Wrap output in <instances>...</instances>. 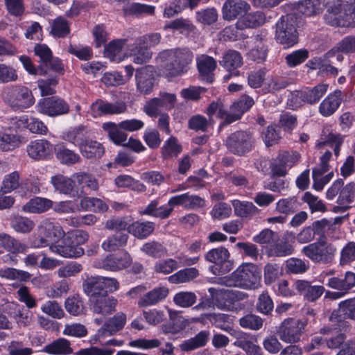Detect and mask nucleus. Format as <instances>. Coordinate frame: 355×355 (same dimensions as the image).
Wrapping results in <instances>:
<instances>
[{"instance_id": "nucleus-1", "label": "nucleus", "mask_w": 355, "mask_h": 355, "mask_svg": "<svg viewBox=\"0 0 355 355\" xmlns=\"http://www.w3.org/2000/svg\"><path fill=\"white\" fill-rule=\"evenodd\" d=\"M194 53L189 47H177L161 51L157 60L162 63L163 71L168 78H176L187 73L191 69Z\"/></svg>"}, {"instance_id": "nucleus-2", "label": "nucleus", "mask_w": 355, "mask_h": 355, "mask_svg": "<svg viewBox=\"0 0 355 355\" xmlns=\"http://www.w3.org/2000/svg\"><path fill=\"white\" fill-rule=\"evenodd\" d=\"M55 244L50 245L52 252L57 253L65 258H78L84 254L80 246L89 239V234L82 230H75L62 236Z\"/></svg>"}, {"instance_id": "nucleus-3", "label": "nucleus", "mask_w": 355, "mask_h": 355, "mask_svg": "<svg viewBox=\"0 0 355 355\" xmlns=\"http://www.w3.org/2000/svg\"><path fill=\"white\" fill-rule=\"evenodd\" d=\"M261 270L252 263H244L230 275L227 286L243 289H256L260 285Z\"/></svg>"}, {"instance_id": "nucleus-4", "label": "nucleus", "mask_w": 355, "mask_h": 355, "mask_svg": "<svg viewBox=\"0 0 355 355\" xmlns=\"http://www.w3.org/2000/svg\"><path fill=\"white\" fill-rule=\"evenodd\" d=\"M275 26V40L284 49L291 48L298 43L297 17L294 15L282 16Z\"/></svg>"}, {"instance_id": "nucleus-5", "label": "nucleus", "mask_w": 355, "mask_h": 355, "mask_svg": "<svg viewBox=\"0 0 355 355\" xmlns=\"http://www.w3.org/2000/svg\"><path fill=\"white\" fill-rule=\"evenodd\" d=\"M256 139L250 130H236L230 133L225 141L227 150L236 156H245L254 148Z\"/></svg>"}, {"instance_id": "nucleus-6", "label": "nucleus", "mask_w": 355, "mask_h": 355, "mask_svg": "<svg viewBox=\"0 0 355 355\" xmlns=\"http://www.w3.org/2000/svg\"><path fill=\"white\" fill-rule=\"evenodd\" d=\"M302 252L315 263L328 264L334 259L337 248L327 241H316L304 246Z\"/></svg>"}, {"instance_id": "nucleus-7", "label": "nucleus", "mask_w": 355, "mask_h": 355, "mask_svg": "<svg viewBox=\"0 0 355 355\" xmlns=\"http://www.w3.org/2000/svg\"><path fill=\"white\" fill-rule=\"evenodd\" d=\"M230 258V254L224 247L213 248L205 254V260L214 263L209 270L215 275H223L233 269L234 261Z\"/></svg>"}, {"instance_id": "nucleus-8", "label": "nucleus", "mask_w": 355, "mask_h": 355, "mask_svg": "<svg viewBox=\"0 0 355 355\" xmlns=\"http://www.w3.org/2000/svg\"><path fill=\"white\" fill-rule=\"evenodd\" d=\"M34 53L40 58V75L46 74L49 69L58 74L64 73L62 60L53 57L51 50L46 44H37L34 47Z\"/></svg>"}, {"instance_id": "nucleus-9", "label": "nucleus", "mask_w": 355, "mask_h": 355, "mask_svg": "<svg viewBox=\"0 0 355 355\" xmlns=\"http://www.w3.org/2000/svg\"><path fill=\"white\" fill-rule=\"evenodd\" d=\"M9 105L17 109L24 110L35 103V98L30 89L25 86L17 85L12 87L7 94Z\"/></svg>"}, {"instance_id": "nucleus-10", "label": "nucleus", "mask_w": 355, "mask_h": 355, "mask_svg": "<svg viewBox=\"0 0 355 355\" xmlns=\"http://www.w3.org/2000/svg\"><path fill=\"white\" fill-rule=\"evenodd\" d=\"M38 112L49 116H57L67 114L69 105L64 99L58 96L42 98L36 105Z\"/></svg>"}, {"instance_id": "nucleus-11", "label": "nucleus", "mask_w": 355, "mask_h": 355, "mask_svg": "<svg viewBox=\"0 0 355 355\" xmlns=\"http://www.w3.org/2000/svg\"><path fill=\"white\" fill-rule=\"evenodd\" d=\"M305 324L300 320L288 318L284 320L277 330L279 338L289 343H295L300 340Z\"/></svg>"}, {"instance_id": "nucleus-12", "label": "nucleus", "mask_w": 355, "mask_h": 355, "mask_svg": "<svg viewBox=\"0 0 355 355\" xmlns=\"http://www.w3.org/2000/svg\"><path fill=\"white\" fill-rule=\"evenodd\" d=\"M176 96L173 94L160 92L159 96L150 99L144 106V112L150 117H157L160 110H169L175 104Z\"/></svg>"}, {"instance_id": "nucleus-13", "label": "nucleus", "mask_w": 355, "mask_h": 355, "mask_svg": "<svg viewBox=\"0 0 355 355\" xmlns=\"http://www.w3.org/2000/svg\"><path fill=\"white\" fill-rule=\"evenodd\" d=\"M132 263L130 254L125 252L121 254H109L103 259L94 262L96 268L110 271H118L129 267Z\"/></svg>"}, {"instance_id": "nucleus-14", "label": "nucleus", "mask_w": 355, "mask_h": 355, "mask_svg": "<svg viewBox=\"0 0 355 355\" xmlns=\"http://www.w3.org/2000/svg\"><path fill=\"white\" fill-rule=\"evenodd\" d=\"M126 323V315L119 312L110 318L95 334V339L101 340L107 336L116 334L122 330Z\"/></svg>"}, {"instance_id": "nucleus-15", "label": "nucleus", "mask_w": 355, "mask_h": 355, "mask_svg": "<svg viewBox=\"0 0 355 355\" xmlns=\"http://www.w3.org/2000/svg\"><path fill=\"white\" fill-rule=\"evenodd\" d=\"M91 311L97 314L110 315L115 312L117 300L104 293L98 297H92L89 300Z\"/></svg>"}, {"instance_id": "nucleus-16", "label": "nucleus", "mask_w": 355, "mask_h": 355, "mask_svg": "<svg viewBox=\"0 0 355 355\" xmlns=\"http://www.w3.org/2000/svg\"><path fill=\"white\" fill-rule=\"evenodd\" d=\"M196 60L200 79L208 83H212L214 80V71L217 67L216 60L206 54L198 55Z\"/></svg>"}, {"instance_id": "nucleus-17", "label": "nucleus", "mask_w": 355, "mask_h": 355, "mask_svg": "<svg viewBox=\"0 0 355 355\" xmlns=\"http://www.w3.org/2000/svg\"><path fill=\"white\" fill-rule=\"evenodd\" d=\"M173 212V208L170 206L169 200L166 205H161L160 199L156 198L150 202L144 207H141L139 213L140 215L149 216L159 219L168 218Z\"/></svg>"}, {"instance_id": "nucleus-18", "label": "nucleus", "mask_w": 355, "mask_h": 355, "mask_svg": "<svg viewBox=\"0 0 355 355\" xmlns=\"http://www.w3.org/2000/svg\"><path fill=\"white\" fill-rule=\"evenodd\" d=\"M137 87L140 93L148 94L153 91L155 78L153 68L148 65L136 70Z\"/></svg>"}, {"instance_id": "nucleus-19", "label": "nucleus", "mask_w": 355, "mask_h": 355, "mask_svg": "<svg viewBox=\"0 0 355 355\" xmlns=\"http://www.w3.org/2000/svg\"><path fill=\"white\" fill-rule=\"evenodd\" d=\"M53 146L46 139H37L28 144V155L35 160L47 159L52 153Z\"/></svg>"}, {"instance_id": "nucleus-20", "label": "nucleus", "mask_w": 355, "mask_h": 355, "mask_svg": "<svg viewBox=\"0 0 355 355\" xmlns=\"http://www.w3.org/2000/svg\"><path fill=\"white\" fill-rule=\"evenodd\" d=\"M250 8V5L243 0H226L222 8L223 17L226 21L234 20L245 14Z\"/></svg>"}, {"instance_id": "nucleus-21", "label": "nucleus", "mask_w": 355, "mask_h": 355, "mask_svg": "<svg viewBox=\"0 0 355 355\" xmlns=\"http://www.w3.org/2000/svg\"><path fill=\"white\" fill-rule=\"evenodd\" d=\"M295 289L304 295V297L309 302H315L318 300L324 293L325 288L323 286L313 285L311 282L300 279L294 284Z\"/></svg>"}, {"instance_id": "nucleus-22", "label": "nucleus", "mask_w": 355, "mask_h": 355, "mask_svg": "<svg viewBox=\"0 0 355 355\" xmlns=\"http://www.w3.org/2000/svg\"><path fill=\"white\" fill-rule=\"evenodd\" d=\"M127 107L123 102L107 103L101 99L96 100L91 105L94 115L118 114L126 111Z\"/></svg>"}, {"instance_id": "nucleus-23", "label": "nucleus", "mask_w": 355, "mask_h": 355, "mask_svg": "<svg viewBox=\"0 0 355 355\" xmlns=\"http://www.w3.org/2000/svg\"><path fill=\"white\" fill-rule=\"evenodd\" d=\"M343 318L355 320V297L340 302L338 309L331 313L329 320L340 323L343 322Z\"/></svg>"}, {"instance_id": "nucleus-24", "label": "nucleus", "mask_w": 355, "mask_h": 355, "mask_svg": "<svg viewBox=\"0 0 355 355\" xmlns=\"http://www.w3.org/2000/svg\"><path fill=\"white\" fill-rule=\"evenodd\" d=\"M327 286L343 293H347L355 286V273L347 271L343 275L330 277L327 280Z\"/></svg>"}, {"instance_id": "nucleus-25", "label": "nucleus", "mask_w": 355, "mask_h": 355, "mask_svg": "<svg viewBox=\"0 0 355 355\" xmlns=\"http://www.w3.org/2000/svg\"><path fill=\"white\" fill-rule=\"evenodd\" d=\"M328 85L319 84L312 88H306L297 92L296 97L310 105L317 103L327 92Z\"/></svg>"}, {"instance_id": "nucleus-26", "label": "nucleus", "mask_w": 355, "mask_h": 355, "mask_svg": "<svg viewBox=\"0 0 355 355\" xmlns=\"http://www.w3.org/2000/svg\"><path fill=\"white\" fill-rule=\"evenodd\" d=\"M210 336L209 331H200L194 337L182 342L179 345L180 349L183 352H191L203 347L208 343Z\"/></svg>"}, {"instance_id": "nucleus-27", "label": "nucleus", "mask_w": 355, "mask_h": 355, "mask_svg": "<svg viewBox=\"0 0 355 355\" xmlns=\"http://www.w3.org/2000/svg\"><path fill=\"white\" fill-rule=\"evenodd\" d=\"M196 29V26L188 18L179 17L168 21L164 26V30H172L173 32H178L180 34L189 36L194 33Z\"/></svg>"}, {"instance_id": "nucleus-28", "label": "nucleus", "mask_w": 355, "mask_h": 355, "mask_svg": "<svg viewBox=\"0 0 355 355\" xmlns=\"http://www.w3.org/2000/svg\"><path fill=\"white\" fill-rule=\"evenodd\" d=\"M15 121L18 128H26L32 133L46 135L48 131L46 125L37 118L32 117L28 119L27 116L24 115L15 118Z\"/></svg>"}, {"instance_id": "nucleus-29", "label": "nucleus", "mask_w": 355, "mask_h": 355, "mask_svg": "<svg viewBox=\"0 0 355 355\" xmlns=\"http://www.w3.org/2000/svg\"><path fill=\"white\" fill-rule=\"evenodd\" d=\"M266 22V16L261 11H256L245 15L239 18L236 23L237 29L243 30L248 28H255Z\"/></svg>"}, {"instance_id": "nucleus-30", "label": "nucleus", "mask_w": 355, "mask_h": 355, "mask_svg": "<svg viewBox=\"0 0 355 355\" xmlns=\"http://www.w3.org/2000/svg\"><path fill=\"white\" fill-rule=\"evenodd\" d=\"M311 225L315 232V236H318L317 241H327L328 238L333 236L336 229L335 223L326 218L315 220Z\"/></svg>"}, {"instance_id": "nucleus-31", "label": "nucleus", "mask_w": 355, "mask_h": 355, "mask_svg": "<svg viewBox=\"0 0 355 355\" xmlns=\"http://www.w3.org/2000/svg\"><path fill=\"white\" fill-rule=\"evenodd\" d=\"M343 100L340 90L330 94L320 105L319 110L323 116L331 115L340 106Z\"/></svg>"}, {"instance_id": "nucleus-32", "label": "nucleus", "mask_w": 355, "mask_h": 355, "mask_svg": "<svg viewBox=\"0 0 355 355\" xmlns=\"http://www.w3.org/2000/svg\"><path fill=\"white\" fill-rule=\"evenodd\" d=\"M155 227L153 222L137 220L128 225V231L135 237L144 239L153 232Z\"/></svg>"}, {"instance_id": "nucleus-33", "label": "nucleus", "mask_w": 355, "mask_h": 355, "mask_svg": "<svg viewBox=\"0 0 355 355\" xmlns=\"http://www.w3.org/2000/svg\"><path fill=\"white\" fill-rule=\"evenodd\" d=\"M168 294V289L166 287L155 288L146 293L138 302L140 307H145L154 305L164 300Z\"/></svg>"}, {"instance_id": "nucleus-34", "label": "nucleus", "mask_w": 355, "mask_h": 355, "mask_svg": "<svg viewBox=\"0 0 355 355\" xmlns=\"http://www.w3.org/2000/svg\"><path fill=\"white\" fill-rule=\"evenodd\" d=\"M0 248L11 254L25 253L28 246L9 234H0Z\"/></svg>"}, {"instance_id": "nucleus-35", "label": "nucleus", "mask_w": 355, "mask_h": 355, "mask_svg": "<svg viewBox=\"0 0 355 355\" xmlns=\"http://www.w3.org/2000/svg\"><path fill=\"white\" fill-rule=\"evenodd\" d=\"M38 229L42 232L44 236L48 238L52 243L62 237L64 232L58 223H54L50 219L42 220L38 226Z\"/></svg>"}, {"instance_id": "nucleus-36", "label": "nucleus", "mask_w": 355, "mask_h": 355, "mask_svg": "<svg viewBox=\"0 0 355 355\" xmlns=\"http://www.w3.org/2000/svg\"><path fill=\"white\" fill-rule=\"evenodd\" d=\"M51 183L55 190L61 194L71 196L74 193L75 182L68 177L57 174L51 177Z\"/></svg>"}, {"instance_id": "nucleus-37", "label": "nucleus", "mask_w": 355, "mask_h": 355, "mask_svg": "<svg viewBox=\"0 0 355 355\" xmlns=\"http://www.w3.org/2000/svg\"><path fill=\"white\" fill-rule=\"evenodd\" d=\"M42 351L52 355H68L73 353L70 341L63 338L46 345Z\"/></svg>"}, {"instance_id": "nucleus-38", "label": "nucleus", "mask_w": 355, "mask_h": 355, "mask_svg": "<svg viewBox=\"0 0 355 355\" xmlns=\"http://www.w3.org/2000/svg\"><path fill=\"white\" fill-rule=\"evenodd\" d=\"M128 237L124 232H116L102 243L101 247L106 252L115 251L127 245Z\"/></svg>"}, {"instance_id": "nucleus-39", "label": "nucleus", "mask_w": 355, "mask_h": 355, "mask_svg": "<svg viewBox=\"0 0 355 355\" xmlns=\"http://www.w3.org/2000/svg\"><path fill=\"white\" fill-rule=\"evenodd\" d=\"M232 206L235 214L241 218H252L260 213V209L252 202L234 200L232 201Z\"/></svg>"}, {"instance_id": "nucleus-40", "label": "nucleus", "mask_w": 355, "mask_h": 355, "mask_svg": "<svg viewBox=\"0 0 355 355\" xmlns=\"http://www.w3.org/2000/svg\"><path fill=\"white\" fill-rule=\"evenodd\" d=\"M53 205V202L50 199L35 197L23 206V210L29 213L41 214L51 208Z\"/></svg>"}, {"instance_id": "nucleus-41", "label": "nucleus", "mask_w": 355, "mask_h": 355, "mask_svg": "<svg viewBox=\"0 0 355 355\" xmlns=\"http://www.w3.org/2000/svg\"><path fill=\"white\" fill-rule=\"evenodd\" d=\"M102 127L115 144L125 146V141L127 140L128 135L123 128L119 127V123L118 124L112 122L105 123Z\"/></svg>"}, {"instance_id": "nucleus-42", "label": "nucleus", "mask_w": 355, "mask_h": 355, "mask_svg": "<svg viewBox=\"0 0 355 355\" xmlns=\"http://www.w3.org/2000/svg\"><path fill=\"white\" fill-rule=\"evenodd\" d=\"M219 64L227 71L236 70L243 65V58L239 51L230 49L225 52Z\"/></svg>"}, {"instance_id": "nucleus-43", "label": "nucleus", "mask_w": 355, "mask_h": 355, "mask_svg": "<svg viewBox=\"0 0 355 355\" xmlns=\"http://www.w3.org/2000/svg\"><path fill=\"white\" fill-rule=\"evenodd\" d=\"M130 54L132 56V62L137 64H143L148 62L152 58V52L141 44H138V41L129 46Z\"/></svg>"}, {"instance_id": "nucleus-44", "label": "nucleus", "mask_w": 355, "mask_h": 355, "mask_svg": "<svg viewBox=\"0 0 355 355\" xmlns=\"http://www.w3.org/2000/svg\"><path fill=\"white\" fill-rule=\"evenodd\" d=\"M80 151L87 159H97L101 157L104 153V147L96 141L85 140L80 145Z\"/></svg>"}, {"instance_id": "nucleus-45", "label": "nucleus", "mask_w": 355, "mask_h": 355, "mask_svg": "<svg viewBox=\"0 0 355 355\" xmlns=\"http://www.w3.org/2000/svg\"><path fill=\"white\" fill-rule=\"evenodd\" d=\"M103 283L101 276L88 278L83 282V291L89 296V300L92 297H98L105 293Z\"/></svg>"}, {"instance_id": "nucleus-46", "label": "nucleus", "mask_w": 355, "mask_h": 355, "mask_svg": "<svg viewBox=\"0 0 355 355\" xmlns=\"http://www.w3.org/2000/svg\"><path fill=\"white\" fill-rule=\"evenodd\" d=\"M300 203L295 196L282 198L276 203L275 209L285 216L294 214L300 207Z\"/></svg>"}, {"instance_id": "nucleus-47", "label": "nucleus", "mask_w": 355, "mask_h": 355, "mask_svg": "<svg viewBox=\"0 0 355 355\" xmlns=\"http://www.w3.org/2000/svg\"><path fill=\"white\" fill-rule=\"evenodd\" d=\"M290 84V79L286 76L279 75L271 76L268 78L263 89L268 93H275L286 88Z\"/></svg>"}, {"instance_id": "nucleus-48", "label": "nucleus", "mask_w": 355, "mask_h": 355, "mask_svg": "<svg viewBox=\"0 0 355 355\" xmlns=\"http://www.w3.org/2000/svg\"><path fill=\"white\" fill-rule=\"evenodd\" d=\"M70 33V24L63 17L59 16L51 23L50 33L55 37L64 38Z\"/></svg>"}, {"instance_id": "nucleus-49", "label": "nucleus", "mask_w": 355, "mask_h": 355, "mask_svg": "<svg viewBox=\"0 0 355 355\" xmlns=\"http://www.w3.org/2000/svg\"><path fill=\"white\" fill-rule=\"evenodd\" d=\"M355 198V184L350 182L341 188L337 199V203L343 206V211H346L352 206L349 205L354 202Z\"/></svg>"}, {"instance_id": "nucleus-50", "label": "nucleus", "mask_w": 355, "mask_h": 355, "mask_svg": "<svg viewBox=\"0 0 355 355\" xmlns=\"http://www.w3.org/2000/svg\"><path fill=\"white\" fill-rule=\"evenodd\" d=\"M86 127L80 125L78 127L73 128L63 134L62 138L80 148V145L85 143V135L87 133Z\"/></svg>"}, {"instance_id": "nucleus-51", "label": "nucleus", "mask_w": 355, "mask_h": 355, "mask_svg": "<svg viewBox=\"0 0 355 355\" xmlns=\"http://www.w3.org/2000/svg\"><path fill=\"white\" fill-rule=\"evenodd\" d=\"M198 275L199 272L196 268H187L171 275L168 281L172 284L185 283L193 280Z\"/></svg>"}, {"instance_id": "nucleus-52", "label": "nucleus", "mask_w": 355, "mask_h": 355, "mask_svg": "<svg viewBox=\"0 0 355 355\" xmlns=\"http://www.w3.org/2000/svg\"><path fill=\"white\" fill-rule=\"evenodd\" d=\"M286 6L288 8L286 9V11L296 10L305 16H312L320 13L319 10H316V7H315L314 3L311 0H304L297 3H289L286 4Z\"/></svg>"}, {"instance_id": "nucleus-53", "label": "nucleus", "mask_w": 355, "mask_h": 355, "mask_svg": "<svg viewBox=\"0 0 355 355\" xmlns=\"http://www.w3.org/2000/svg\"><path fill=\"white\" fill-rule=\"evenodd\" d=\"M261 138L267 147L278 143L281 139V128L276 124H271L261 132Z\"/></svg>"}, {"instance_id": "nucleus-54", "label": "nucleus", "mask_w": 355, "mask_h": 355, "mask_svg": "<svg viewBox=\"0 0 355 355\" xmlns=\"http://www.w3.org/2000/svg\"><path fill=\"white\" fill-rule=\"evenodd\" d=\"M59 78L57 75H51L48 78L37 80V86L42 96L53 95L56 92L55 87L58 85Z\"/></svg>"}, {"instance_id": "nucleus-55", "label": "nucleus", "mask_w": 355, "mask_h": 355, "mask_svg": "<svg viewBox=\"0 0 355 355\" xmlns=\"http://www.w3.org/2000/svg\"><path fill=\"white\" fill-rule=\"evenodd\" d=\"M80 207L87 211L105 212L108 209L107 205L101 199L86 197L80 200Z\"/></svg>"}, {"instance_id": "nucleus-56", "label": "nucleus", "mask_w": 355, "mask_h": 355, "mask_svg": "<svg viewBox=\"0 0 355 355\" xmlns=\"http://www.w3.org/2000/svg\"><path fill=\"white\" fill-rule=\"evenodd\" d=\"M78 184L83 189L96 191L98 190L99 185L96 178L87 173H78L74 175Z\"/></svg>"}, {"instance_id": "nucleus-57", "label": "nucleus", "mask_w": 355, "mask_h": 355, "mask_svg": "<svg viewBox=\"0 0 355 355\" xmlns=\"http://www.w3.org/2000/svg\"><path fill=\"white\" fill-rule=\"evenodd\" d=\"M126 42V39H116L110 42L105 46L104 54L105 57L113 61L116 60V57L120 55Z\"/></svg>"}, {"instance_id": "nucleus-58", "label": "nucleus", "mask_w": 355, "mask_h": 355, "mask_svg": "<svg viewBox=\"0 0 355 355\" xmlns=\"http://www.w3.org/2000/svg\"><path fill=\"white\" fill-rule=\"evenodd\" d=\"M239 323L244 329L257 331L262 328L263 320L254 313H248L239 320Z\"/></svg>"}, {"instance_id": "nucleus-59", "label": "nucleus", "mask_w": 355, "mask_h": 355, "mask_svg": "<svg viewBox=\"0 0 355 355\" xmlns=\"http://www.w3.org/2000/svg\"><path fill=\"white\" fill-rule=\"evenodd\" d=\"M197 295L191 291H180L177 293L173 297V302L178 306L182 308H189L196 304Z\"/></svg>"}, {"instance_id": "nucleus-60", "label": "nucleus", "mask_w": 355, "mask_h": 355, "mask_svg": "<svg viewBox=\"0 0 355 355\" xmlns=\"http://www.w3.org/2000/svg\"><path fill=\"white\" fill-rule=\"evenodd\" d=\"M218 12L214 8H207L202 9L196 12V21L203 25H211L216 22L218 19Z\"/></svg>"}, {"instance_id": "nucleus-61", "label": "nucleus", "mask_w": 355, "mask_h": 355, "mask_svg": "<svg viewBox=\"0 0 355 355\" xmlns=\"http://www.w3.org/2000/svg\"><path fill=\"white\" fill-rule=\"evenodd\" d=\"M64 306L66 311L72 315H79L83 313L85 309L83 301L78 295L67 297Z\"/></svg>"}, {"instance_id": "nucleus-62", "label": "nucleus", "mask_w": 355, "mask_h": 355, "mask_svg": "<svg viewBox=\"0 0 355 355\" xmlns=\"http://www.w3.org/2000/svg\"><path fill=\"white\" fill-rule=\"evenodd\" d=\"M340 16L343 21V26H355V2L343 3L340 5Z\"/></svg>"}, {"instance_id": "nucleus-63", "label": "nucleus", "mask_w": 355, "mask_h": 355, "mask_svg": "<svg viewBox=\"0 0 355 355\" xmlns=\"http://www.w3.org/2000/svg\"><path fill=\"white\" fill-rule=\"evenodd\" d=\"M293 251V245L288 241L281 240L271 247L269 255L274 257H286L291 255Z\"/></svg>"}, {"instance_id": "nucleus-64", "label": "nucleus", "mask_w": 355, "mask_h": 355, "mask_svg": "<svg viewBox=\"0 0 355 355\" xmlns=\"http://www.w3.org/2000/svg\"><path fill=\"white\" fill-rule=\"evenodd\" d=\"M141 250L148 256L159 258L164 255L166 252V248L157 241H150L144 243Z\"/></svg>"}]
</instances>
